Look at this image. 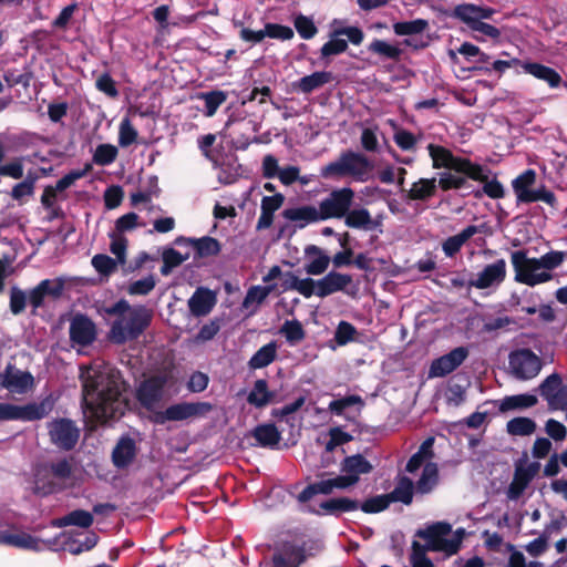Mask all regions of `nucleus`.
<instances>
[{
    "label": "nucleus",
    "mask_w": 567,
    "mask_h": 567,
    "mask_svg": "<svg viewBox=\"0 0 567 567\" xmlns=\"http://www.w3.org/2000/svg\"><path fill=\"white\" fill-rule=\"evenodd\" d=\"M83 412L97 422L123 415L126 408L122 398L125 384L120 372L111 367L81 369Z\"/></svg>",
    "instance_id": "nucleus-1"
},
{
    "label": "nucleus",
    "mask_w": 567,
    "mask_h": 567,
    "mask_svg": "<svg viewBox=\"0 0 567 567\" xmlns=\"http://www.w3.org/2000/svg\"><path fill=\"white\" fill-rule=\"evenodd\" d=\"M567 260V251L549 250L540 257H529L527 250L511 252L514 280L528 287L547 284L555 278L554 270Z\"/></svg>",
    "instance_id": "nucleus-2"
},
{
    "label": "nucleus",
    "mask_w": 567,
    "mask_h": 567,
    "mask_svg": "<svg viewBox=\"0 0 567 567\" xmlns=\"http://www.w3.org/2000/svg\"><path fill=\"white\" fill-rule=\"evenodd\" d=\"M109 313L116 316L110 331V339L115 343L136 339L150 323V315L145 308L131 307L125 300L116 302L109 309Z\"/></svg>",
    "instance_id": "nucleus-3"
},
{
    "label": "nucleus",
    "mask_w": 567,
    "mask_h": 567,
    "mask_svg": "<svg viewBox=\"0 0 567 567\" xmlns=\"http://www.w3.org/2000/svg\"><path fill=\"white\" fill-rule=\"evenodd\" d=\"M465 535L464 528L452 530L445 522H436L416 532V536L425 543L422 547L427 551L442 553L446 557L455 555L462 545Z\"/></svg>",
    "instance_id": "nucleus-4"
},
{
    "label": "nucleus",
    "mask_w": 567,
    "mask_h": 567,
    "mask_svg": "<svg viewBox=\"0 0 567 567\" xmlns=\"http://www.w3.org/2000/svg\"><path fill=\"white\" fill-rule=\"evenodd\" d=\"M373 167L372 162L365 155L347 151L336 161L322 166L320 175L323 178H341L348 176L355 182L364 183L371 178Z\"/></svg>",
    "instance_id": "nucleus-5"
},
{
    "label": "nucleus",
    "mask_w": 567,
    "mask_h": 567,
    "mask_svg": "<svg viewBox=\"0 0 567 567\" xmlns=\"http://www.w3.org/2000/svg\"><path fill=\"white\" fill-rule=\"evenodd\" d=\"M56 403L53 394H49L39 402H29L23 405L0 402V421L33 422L47 417Z\"/></svg>",
    "instance_id": "nucleus-6"
},
{
    "label": "nucleus",
    "mask_w": 567,
    "mask_h": 567,
    "mask_svg": "<svg viewBox=\"0 0 567 567\" xmlns=\"http://www.w3.org/2000/svg\"><path fill=\"white\" fill-rule=\"evenodd\" d=\"M429 154L433 161L434 168L453 169L456 173H463L474 181H483L486 178L485 168L481 165L473 164L468 159L455 157L449 150L429 144Z\"/></svg>",
    "instance_id": "nucleus-7"
},
{
    "label": "nucleus",
    "mask_w": 567,
    "mask_h": 567,
    "mask_svg": "<svg viewBox=\"0 0 567 567\" xmlns=\"http://www.w3.org/2000/svg\"><path fill=\"white\" fill-rule=\"evenodd\" d=\"M353 199L354 192L350 187L332 190L318 206L322 221L343 218L351 208Z\"/></svg>",
    "instance_id": "nucleus-8"
},
{
    "label": "nucleus",
    "mask_w": 567,
    "mask_h": 567,
    "mask_svg": "<svg viewBox=\"0 0 567 567\" xmlns=\"http://www.w3.org/2000/svg\"><path fill=\"white\" fill-rule=\"evenodd\" d=\"M511 373L519 380H530L542 370V360L529 349H519L509 354Z\"/></svg>",
    "instance_id": "nucleus-9"
},
{
    "label": "nucleus",
    "mask_w": 567,
    "mask_h": 567,
    "mask_svg": "<svg viewBox=\"0 0 567 567\" xmlns=\"http://www.w3.org/2000/svg\"><path fill=\"white\" fill-rule=\"evenodd\" d=\"M50 441L60 450H72L80 437V430L70 419H55L47 424Z\"/></svg>",
    "instance_id": "nucleus-10"
},
{
    "label": "nucleus",
    "mask_w": 567,
    "mask_h": 567,
    "mask_svg": "<svg viewBox=\"0 0 567 567\" xmlns=\"http://www.w3.org/2000/svg\"><path fill=\"white\" fill-rule=\"evenodd\" d=\"M539 393L550 411H563L567 417V384L559 374L548 375L539 385Z\"/></svg>",
    "instance_id": "nucleus-11"
},
{
    "label": "nucleus",
    "mask_w": 567,
    "mask_h": 567,
    "mask_svg": "<svg viewBox=\"0 0 567 567\" xmlns=\"http://www.w3.org/2000/svg\"><path fill=\"white\" fill-rule=\"evenodd\" d=\"M213 410L209 402H181L168 406L156 415V423L164 424L167 421H184L192 417L204 416Z\"/></svg>",
    "instance_id": "nucleus-12"
},
{
    "label": "nucleus",
    "mask_w": 567,
    "mask_h": 567,
    "mask_svg": "<svg viewBox=\"0 0 567 567\" xmlns=\"http://www.w3.org/2000/svg\"><path fill=\"white\" fill-rule=\"evenodd\" d=\"M168 382L165 373L155 374L144 380L137 388V399L146 409H153L164 395V388Z\"/></svg>",
    "instance_id": "nucleus-13"
},
{
    "label": "nucleus",
    "mask_w": 567,
    "mask_h": 567,
    "mask_svg": "<svg viewBox=\"0 0 567 567\" xmlns=\"http://www.w3.org/2000/svg\"><path fill=\"white\" fill-rule=\"evenodd\" d=\"M507 275V266L504 259L486 265L475 278L468 281V286L476 289H488L498 287L504 282Z\"/></svg>",
    "instance_id": "nucleus-14"
},
{
    "label": "nucleus",
    "mask_w": 567,
    "mask_h": 567,
    "mask_svg": "<svg viewBox=\"0 0 567 567\" xmlns=\"http://www.w3.org/2000/svg\"><path fill=\"white\" fill-rule=\"evenodd\" d=\"M0 385L12 394H25L34 386V378L28 371L8 365L0 373Z\"/></svg>",
    "instance_id": "nucleus-15"
},
{
    "label": "nucleus",
    "mask_w": 567,
    "mask_h": 567,
    "mask_svg": "<svg viewBox=\"0 0 567 567\" xmlns=\"http://www.w3.org/2000/svg\"><path fill=\"white\" fill-rule=\"evenodd\" d=\"M540 470L539 462H520L515 467V473L512 483L507 489V497L511 501H516L520 497L527 488L533 478Z\"/></svg>",
    "instance_id": "nucleus-16"
},
{
    "label": "nucleus",
    "mask_w": 567,
    "mask_h": 567,
    "mask_svg": "<svg viewBox=\"0 0 567 567\" xmlns=\"http://www.w3.org/2000/svg\"><path fill=\"white\" fill-rule=\"evenodd\" d=\"M468 357V349L457 347L449 353L432 361L429 369L430 378H443L455 371Z\"/></svg>",
    "instance_id": "nucleus-17"
},
{
    "label": "nucleus",
    "mask_w": 567,
    "mask_h": 567,
    "mask_svg": "<svg viewBox=\"0 0 567 567\" xmlns=\"http://www.w3.org/2000/svg\"><path fill=\"white\" fill-rule=\"evenodd\" d=\"M359 509V501L349 497H336L323 501L319 506L307 505V512L316 515H334Z\"/></svg>",
    "instance_id": "nucleus-18"
},
{
    "label": "nucleus",
    "mask_w": 567,
    "mask_h": 567,
    "mask_svg": "<svg viewBox=\"0 0 567 567\" xmlns=\"http://www.w3.org/2000/svg\"><path fill=\"white\" fill-rule=\"evenodd\" d=\"M96 337L95 324L83 315H75L70 323V338L79 346L91 344Z\"/></svg>",
    "instance_id": "nucleus-19"
},
{
    "label": "nucleus",
    "mask_w": 567,
    "mask_h": 567,
    "mask_svg": "<svg viewBox=\"0 0 567 567\" xmlns=\"http://www.w3.org/2000/svg\"><path fill=\"white\" fill-rule=\"evenodd\" d=\"M0 545L40 551L44 549L47 543L24 532L0 530Z\"/></svg>",
    "instance_id": "nucleus-20"
},
{
    "label": "nucleus",
    "mask_w": 567,
    "mask_h": 567,
    "mask_svg": "<svg viewBox=\"0 0 567 567\" xmlns=\"http://www.w3.org/2000/svg\"><path fill=\"white\" fill-rule=\"evenodd\" d=\"M282 217L286 220L293 223L298 228H305L310 224L322 221L319 208L315 205H301L286 208L282 212Z\"/></svg>",
    "instance_id": "nucleus-21"
},
{
    "label": "nucleus",
    "mask_w": 567,
    "mask_h": 567,
    "mask_svg": "<svg viewBox=\"0 0 567 567\" xmlns=\"http://www.w3.org/2000/svg\"><path fill=\"white\" fill-rule=\"evenodd\" d=\"M494 12L495 10L488 7L463 3L454 8L453 16L472 29L480 21L489 19Z\"/></svg>",
    "instance_id": "nucleus-22"
},
{
    "label": "nucleus",
    "mask_w": 567,
    "mask_h": 567,
    "mask_svg": "<svg viewBox=\"0 0 567 567\" xmlns=\"http://www.w3.org/2000/svg\"><path fill=\"white\" fill-rule=\"evenodd\" d=\"M352 284V277L347 274L330 271L318 280V297L324 298L338 291H344Z\"/></svg>",
    "instance_id": "nucleus-23"
},
{
    "label": "nucleus",
    "mask_w": 567,
    "mask_h": 567,
    "mask_svg": "<svg viewBox=\"0 0 567 567\" xmlns=\"http://www.w3.org/2000/svg\"><path fill=\"white\" fill-rule=\"evenodd\" d=\"M520 66L525 73L546 82L551 89L558 87L563 82L560 74L547 65L537 62H523Z\"/></svg>",
    "instance_id": "nucleus-24"
},
{
    "label": "nucleus",
    "mask_w": 567,
    "mask_h": 567,
    "mask_svg": "<svg viewBox=\"0 0 567 567\" xmlns=\"http://www.w3.org/2000/svg\"><path fill=\"white\" fill-rule=\"evenodd\" d=\"M215 305V293L203 287L198 288L188 300L189 310L196 317L208 315Z\"/></svg>",
    "instance_id": "nucleus-25"
},
{
    "label": "nucleus",
    "mask_w": 567,
    "mask_h": 567,
    "mask_svg": "<svg viewBox=\"0 0 567 567\" xmlns=\"http://www.w3.org/2000/svg\"><path fill=\"white\" fill-rule=\"evenodd\" d=\"M136 455V445L133 439L122 437L115 445L112 460L117 468L128 466Z\"/></svg>",
    "instance_id": "nucleus-26"
},
{
    "label": "nucleus",
    "mask_w": 567,
    "mask_h": 567,
    "mask_svg": "<svg viewBox=\"0 0 567 567\" xmlns=\"http://www.w3.org/2000/svg\"><path fill=\"white\" fill-rule=\"evenodd\" d=\"M538 399L536 395L530 393H522L515 395L504 396L498 401V411L502 413L509 411H519L533 408L537 404Z\"/></svg>",
    "instance_id": "nucleus-27"
},
{
    "label": "nucleus",
    "mask_w": 567,
    "mask_h": 567,
    "mask_svg": "<svg viewBox=\"0 0 567 567\" xmlns=\"http://www.w3.org/2000/svg\"><path fill=\"white\" fill-rule=\"evenodd\" d=\"M371 463L361 454L347 456L341 463V473L359 482L362 474H368L372 471Z\"/></svg>",
    "instance_id": "nucleus-28"
},
{
    "label": "nucleus",
    "mask_w": 567,
    "mask_h": 567,
    "mask_svg": "<svg viewBox=\"0 0 567 567\" xmlns=\"http://www.w3.org/2000/svg\"><path fill=\"white\" fill-rule=\"evenodd\" d=\"M334 491L330 478L320 480L318 482L309 484L305 487L297 496L298 503L302 506V509L307 512V505H312L311 499L316 495H330Z\"/></svg>",
    "instance_id": "nucleus-29"
},
{
    "label": "nucleus",
    "mask_w": 567,
    "mask_h": 567,
    "mask_svg": "<svg viewBox=\"0 0 567 567\" xmlns=\"http://www.w3.org/2000/svg\"><path fill=\"white\" fill-rule=\"evenodd\" d=\"M275 398V392L268 389V383L264 379L255 381L252 389L247 395V402L256 409H262L270 404Z\"/></svg>",
    "instance_id": "nucleus-30"
},
{
    "label": "nucleus",
    "mask_w": 567,
    "mask_h": 567,
    "mask_svg": "<svg viewBox=\"0 0 567 567\" xmlns=\"http://www.w3.org/2000/svg\"><path fill=\"white\" fill-rule=\"evenodd\" d=\"M480 227L476 225H470L464 228L457 235L449 237L442 245V249L447 257H453L456 252L460 251L462 246L474 235L478 234Z\"/></svg>",
    "instance_id": "nucleus-31"
},
{
    "label": "nucleus",
    "mask_w": 567,
    "mask_h": 567,
    "mask_svg": "<svg viewBox=\"0 0 567 567\" xmlns=\"http://www.w3.org/2000/svg\"><path fill=\"white\" fill-rule=\"evenodd\" d=\"M93 523V515L84 509H75L70 512L69 514L59 517L52 522L54 527H65V526H78L81 528H87Z\"/></svg>",
    "instance_id": "nucleus-32"
},
{
    "label": "nucleus",
    "mask_w": 567,
    "mask_h": 567,
    "mask_svg": "<svg viewBox=\"0 0 567 567\" xmlns=\"http://www.w3.org/2000/svg\"><path fill=\"white\" fill-rule=\"evenodd\" d=\"M437 188V179L432 178H420L411 185L408 190V198L412 200H427L434 196Z\"/></svg>",
    "instance_id": "nucleus-33"
},
{
    "label": "nucleus",
    "mask_w": 567,
    "mask_h": 567,
    "mask_svg": "<svg viewBox=\"0 0 567 567\" xmlns=\"http://www.w3.org/2000/svg\"><path fill=\"white\" fill-rule=\"evenodd\" d=\"M343 218L344 224L354 229L371 230L377 226L370 212L365 208L349 209Z\"/></svg>",
    "instance_id": "nucleus-34"
},
{
    "label": "nucleus",
    "mask_w": 567,
    "mask_h": 567,
    "mask_svg": "<svg viewBox=\"0 0 567 567\" xmlns=\"http://www.w3.org/2000/svg\"><path fill=\"white\" fill-rule=\"evenodd\" d=\"M331 80L332 74L330 72L319 71L299 79V81L296 83V87L300 92L308 94L331 82Z\"/></svg>",
    "instance_id": "nucleus-35"
},
{
    "label": "nucleus",
    "mask_w": 567,
    "mask_h": 567,
    "mask_svg": "<svg viewBox=\"0 0 567 567\" xmlns=\"http://www.w3.org/2000/svg\"><path fill=\"white\" fill-rule=\"evenodd\" d=\"M439 482V468L435 463H425L421 477L415 484V489L420 494H427L434 489Z\"/></svg>",
    "instance_id": "nucleus-36"
},
{
    "label": "nucleus",
    "mask_w": 567,
    "mask_h": 567,
    "mask_svg": "<svg viewBox=\"0 0 567 567\" xmlns=\"http://www.w3.org/2000/svg\"><path fill=\"white\" fill-rule=\"evenodd\" d=\"M306 254L308 256L311 254L316 255V258H313L305 266V270L308 275L319 276L328 269L331 259L322 251V249L317 246H309L306 249Z\"/></svg>",
    "instance_id": "nucleus-37"
},
{
    "label": "nucleus",
    "mask_w": 567,
    "mask_h": 567,
    "mask_svg": "<svg viewBox=\"0 0 567 567\" xmlns=\"http://www.w3.org/2000/svg\"><path fill=\"white\" fill-rule=\"evenodd\" d=\"M352 436L344 432L341 427H332L324 435H321L318 439V442L324 445V451L327 454L332 453L338 447H341L343 444L350 442Z\"/></svg>",
    "instance_id": "nucleus-38"
},
{
    "label": "nucleus",
    "mask_w": 567,
    "mask_h": 567,
    "mask_svg": "<svg viewBox=\"0 0 567 567\" xmlns=\"http://www.w3.org/2000/svg\"><path fill=\"white\" fill-rule=\"evenodd\" d=\"M303 559L300 548L289 547L274 555L272 567H298Z\"/></svg>",
    "instance_id": "nucleus-39"
},
{
    "label": "nucleus",
    "mask_w": 567,
    "mask_h": 567,
    "mask_svg": "<svg viewBox=\"0 0 567 567\" xmlns=\"http://www.w3.org/2000/svg\"><path fill=\"white\" fill-rule=\"evenodd\" d=\"M536 429V422L526 416H517L506 423V431L513 436H529L535 433Z\"/></svg>",
    "instance_id": "nucleus-40"
},
{
    "label": "nucleus",
    "mask_w": 567,
    "mask_h": 567,
    "mask_svg": "<svg viewBox=\"0 0 567 567\" xmlns=\"http://www.w3.org/2000/svg\"><path fill=\"white\" fill-rule=\"evenodd\" d=\"M277 344L269 342L262 346L249 360L248 365L252 370L262 369L269 365L276 358Z\"/></svg>",
    "instance_id": "nucleus-41"
},
{
    "label": "nucleus",
    "mask_w": 567,
    "mask_h": 567,
    "mask_svg": "<svg viewBox=\"0 0 567 567\" xmlns=\"http://www.w3.org/2000/svg\"><path fill=\"white\" fill-rule=\"evenodd\" d=\"M254 437L264 447H275L281 439L279 431L274 424L257 426L254 431Z\"/></svg>",
    "instance_id": "nucleus-42"
},
{
    "label": "nucleus",
    "mask_w": 567,
    "mask_h": 567,
    "mask_svg": "<svg viewBox=\"0 0 567 567\" xmlns=\"http://www.w3.org/2000/svg\"><path fill=\"white\" fill-rule=\"evenodd\" d=\"M434 443L433 437L426 439L420 446L419 451L411 456L406 464L409 473L416 472L420 467L424 466L425 461L432 456V446Z\"/></svg>",
    "instance_id": "nucleus-43"
},
{
    "label": "nucleus",
    "mask_w": 567,
    "mask_h": 567,
    "mask_svg": "<svg viewBox=\"0 0 567 567\" xmlns=\"http://www.w3.org/2000/svg\"><path fill=\"white\" fill-rule=\"evenodd\" d=\"M414 484L412 480L408 477H401L394 487V489L388 494L391 503L401 502L403 504H410L413 498Z\"/></svg>",
    "instance_id": "nucleus-44"
},
{
    "label": "nucleus",
    "mask_w": 567,
    "mask_h": 567,
    "mask_svg": "<svg viewBox=\"0 0 567 567\" xmlns=\"http://www.w3.org/2000/svg\"><path fill=\"white\" fill-rule=\"evenodd\" d=\"M429 27L425 19H415L411 21H400L393 24V31L396 35H416L423 33Z\"/></svg>",
    "instance_id": "nucleus-45"
},
{
    "label": "nucleus",
    "mask_w": 567,
    "mask_h": 567,
    "mask_svg": "<svg viewBox=\"0 0 567 567\" xmlns=\"http://www.w3.org/2000/svg\"><path fill=\"white\" fill-rule=\"evenodd\" d=\"M466 175L463 173H456L453 169H447L439 174L437 186L442 189H460L466 183Z\"/></svg>",
    "instance_id": "nucleus-46"
},
{
    "label": "nucleus",
    "mask_w": 567,
    "mask_h": 567,
    "mask_svg": "<svg viewBox=\"0 0 567 567\" xmlns=\"http://www.w3.org/2000/svg\"><path fill=\"white\" fill-rule=\"evenodd\" d=\"M276 288L277 285L251 287L246 293L243 306L245 308L259 306Z\"/></svg>",
    "instance_id": "nucleus-47"
},
{
    "label": "nucleus",
    "mask_w": 567,
    "mask_h": 567,
    "mask_svg": "<svg viewBox=\"0 0 567 567\" xmlns=\"http://www.w3.org/2000/svg\"><path fill=\"white\" fill-rule=\"evenodd\" d=\"M118 151L112 144H100L93 154V162L100 166L112 164L117 157Z\"/></svg>",
    "instance_id": "nucleus-48"
},
{
    "label": "nucleus",
    "mask_w": 567,
    "mask_h": 567,
    "mask_svg": "<svg viewBox=\"0 0 567 567\" xmlns=\"http://www.w3.org/2000/svg\"><path fill=\"white\" fill-rule=\"evenodd\" d=\"M369 51L391 60L399 59L402 53L401 49L396 45L379 39L370 43Z\"/></svg>",
    "instance_id": "nucleus-49"
},
{
    "label": "nucleus",
    "mask_w": 567,
    "mask_h": 567,
    "mask_svg": "<svg viewBox=\"0 0 567 567\" xmlns=\"http://www.w3.org/2000/svg\"><path fill=\"white\" fill-rule=\"evenodd\" d=\"M519 200L524 203L544 202L550 206H554L556 197L553 192L542 187L538 189L524 190Z\"/></svg>",
    "instance_id": "nucleus-50"
},
{
    "label": "nucleus",
    "mask_w": 567,
    "mask_h": 567,
    "mask_svg": "<svg viewBox=\"0 0 567 567\" xmlns=\"http://www.w3.org/2000/svg\"><path fill=\"white\" fill-rule=\"evenodd\" d=\"M202 99L205 102V115L212 117L218 107L227 100V94L223 91H212L204 93Z\"/></svg>",
    "instance_id": "nucleus-51"
},
{
    "label": "nucleus",
    "mask_w": 567,
    "mask_h": 567,
    "mask_svg": "<svg viewBox=\"0 0 567 567\" xmlns=\"http://www.w3.org/2000/svg\"><path fill=\"white\" fill-rule=\"evenodd\" d=\"M295 28L305 40L312 39L318 32L312 19L303 14H299L295 18Z\"/></svg>",
    "instance_id": "nucleus-52"
},
{
    "label": "nucleus",
    "mask_w": 567,
    "mask_h": 567,
    "mask_svg": "<svg viewBox=\"0 0 567 567\" xmlns=\"http://www.w3.org/2000/svg\"><path fill=\"white\" fill-rule=\"evenodd\" d=\"M155 277L153 275H148L130 284L127 291L132 296H146L155 288Z\"/></svg>",
    "instance_id": "nucleus-53"
},
{
    "label": "nucleus",
    "mask_w": 567,
    "mask_h": 567,
    "mask_svg": "<svg viewBox=\"0 0 567 567\" xmlns=\"http://www.w3.org/2000/svg\"><path fill=\"white\" fill-rule=\"evenodd\" d=\"M391 501L388 495H377L363 502L359 503V508L369 514L379 513L389 507Z\"/></svg>",
    "instance_id": "nucleus-54"
},
{
    "label": "nucleus",
    "mask_w": 567,
    "mask_h": 567,
    "mask_svg": "<svg viewBox=\"0 0 567 567\" xmlns=\"http://www.w3.org/2000/svg\"><path fill=\"white\" fill-rule=\"evenodd\" d=\"M137 138V131L128 118H123L118 128V144L122 147L132 145Z\"/></svg>",
    "instance_id": "nucleus-55"
},
{
    "label": "nucleus",
    "mask_w": 567,
    "mask_h": 567,
    "mask_svg": "<svg viewBox=\"0 0 567 567\" xmlns=\"http://www.w3.org/2000/svg\"><path fill=\"white\" fill-rule=\"evenodd\" d=\"M27 301H29L28 293L18 287H12L10 290V311L18 316L25 309Z\"/></svg>",
    "instance_id": "nucleus-56"
},
{
    "label": "nucleus",
    "mask_w": 567,
    "mask_h": 567,
    "mask_svg": "<svg viewBox=\"0 0 567 567\" xmlns=\"http://www.w3.org/2000/svg\"><path fill=\"white\" fill-rule=\"evenodd\" d=\"M347 49V40L339 38V35H334L333 32L330 40L322 45L320 52L323 58H327L343 53Z\"/></svg>",
    "instance_id": "nucleus-57"
},
{
    "label": "nucleus",
    "mask_w": 567,
    "mask_h": 567,
    "mask_svg": "<svg viewBox=\"0 0 567 567\" xmlns=\"http://www.w3.org/2000/svg\"><path fill=\"white\" fill-rule=\"evenodd\" d=\"M199 256L217 255L220 250L219 243L212 237H203L200 239L192 240Z\"/></svg>",
    "instance_id": "nucleus-58"
},
{
    "label": "nucleus",
    "mask_w": 567,
    "mask_h": 567,
    "mask_svg": "<svg viewBox=\"0 0 567 567\" xmlns=\"http://www.w3.org/2000/svg\"><path fill=\"white\" fill-rule=\"evenodd\" d=\"M92 266L101 275H110L115 271L117 261L107 255L99 254L92 258Z\"/></svg>",
    "instance_id": "nucleus-59"
},
{
    "label": "nucleus",
    "mask_w": 567,
    "mask_h": 567,
    "mask_svg": "<svg viewBox=\"0 0 567 567\" xmlns=\"http://www.w3.org/2000/svg\"><path fill=\"white\" fill-rule=\"evenodd\" d=\"M427 550L422 544L413 542L410 561L412 567H434L432 560L426 556Z\"/></svg>",
    "instance_id": "nucleus-60"
},
{
    "label": "nucleus",
    "mask_w": 567,
    "mask_h": 567,
    "mask_svg": "<svg viewBox=\"0 0 567 567\" xmlns=\"http://www.w3.org/2000/svg\"><path fill=\"white\" fill-rule=\"evenodd\" d=\"M4 81L7 82L8 86L12 87L16 85H22L23 87H28L31 82V73L29 72H21L16 69H10L4 72Z\"/></svg>",
    "instance_id": "nucleus-61"
},
{
    "label": "nucleus",
    "mask_w": 567,
    "mask_h": 567,
    "mask_svg": "<svg viewBox=\"0 0 567 567\" xmlns=\"http://www.w3.org/2000/svg\"><path fill=\"white\" fill-rule=\"evenodd\" d=\"M536 178V173L533 169H527L523 174H520L513 182V188L517 195L518 200L520 199V195L524 190H529V186L534 184Z\"/></svg>",
    "instance_id": "nucleus-62"
},
{
    "label": "nucleus",
    "mask_w": 567,
    "mask_h": 567,
    "mask_svg": "<svg viewBox=\"0 0 567 567\" xmlns=\"http://www.w3.org/2000/svg\"><path fill=\"white\" fill-rule=\"evenodd\" d=\"M264 33L265 38L268 37L280 40H290L293 37L291 28L276 23H267L265 25Z\"/></svg>",
    "instance_id": "nucleus-63"
},
{
    "label": "nucleus",
    "mask_w": 567,
    "mask_h": 567,
    "mask_svg": "<svg viewBox=\"0 0 567 567\" xmlns=\"http://www.w3.org/2000/svg\"><path fill=\"white\" fill-rule=\"evenodd\" d=\"M281 332L290 342H297L303 339L305 332L299 321H286L281 328Z\"/></svg>",
    "instance_id": "nucleus-64"
}]
</instances>
